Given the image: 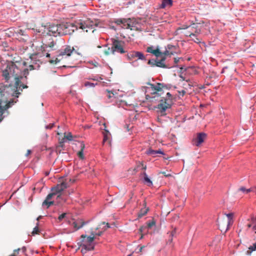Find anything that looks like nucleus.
Returning a JSON list of instances; mask_svg holds the SVG:
<instances>
[{
    "label": "nucleus",
    "instance_id": "680f3d73",
    "mask_svg": "<svg viewBox=\"0 0 256 256\" xmlns=\"http://www.w3.org/2000/svg\"><path fill=\"white\" fill-rule=\"evenodd\" d=\"M30 153H31V150H28V152H27L26 154V156H28Z\"/></svg>",
    "mask_w": 256,
    "mask_h": 256
},
{
    "label": "nucleus",
    "instance_id": "49530a36",
    "mask_svg": "<svg viewBox=\"0 0 256 256\" xmlns=\"http://www.w3.org/2000/svg\"><path fill=\"white\" fill-rule=\"evenodd\" d=\"M176 228H174L172 232H171V234H170V236H172V237H173V236H176Z\"/></svg>",
    "mask_w": 256,
    "mask_h": 256
},
{
    "label": "nucleus",
    "instance_id": "7c9ffc66",
    "mask_svg": "<svg viewBox=\"0 0 256 256\" xmlns=\"http://www.w3.org/2000/svg\"><path fill=\"white\" fill-rule=\"evenodd\" d=\"M226 216L228 217V228H227V229L226 230H228V226L230 224H231V222L230 221L232 220V216H233V214L232 213H229V214H226Z\"/></svg>",
    "mask_w": 256,
    "mask_h": 256
},
{
    "label": "nucleus",
    "instance_id": "13d9d810",
    "mask_svg": "<svg viewBox=\"0 0 256 256\" xmlns=\"http://www.w3.org/2000/svg\"><path fill=\"white\" fill-rule=\"evenodd\" d=\"M110 228V224L108 223H107L106 224V226H104V230H106V228Z\"/></svg>",
    "mask_w": 256,
    "mask_h": 256
},
{
    "label": "nucleus",
    "instance_id": "338daca9",
    "mask_svg": "<svg viewBox=\"0 0 256 256\" xmlns=\"http://www.w3.org/2000/svg\"><path fill=\"white\" fill-rule=\"evenodd\" d=\"M136 60H134L131 62L132 64L134 65V64L136 63Z\"/></svg>",
    "mask_w": 256,
    "mask_h": 256
},
{
    "label": "nucleus",
    "instance_id": "a211bd4d",
    "mask_svg": "<svg viewBox=\"0 0 256 256\" xmlns=\"http://www.w3.org/2000/svg\"><path fill=\"white\" fill-rule=\"evenodd\" d=\"M52 191L56 194H60L61 192L63 191L62 188V186H60L59 184H57L56 186L52 188Z\"/></svg>",
    "mask_w": 256,
    "mask_h": 256
},
{
    "label": "nucleus",
    "instance_id": "37998d69",
    "mask_svg": "<svg viewBox=\"0 0 256 256\" xmlns=\"http://www.w3.org/2000/svg\"><path fill=\"white\" fill-rule=\"evenodd\" d=\"M174 47V46L172 44H168L166 46V49L167 50H171L172 48H173Z\"/></svg>",
    "mask_w": 256,
    "mask_h": 256
},
{
    "label": "nucleus",
    "instance_id": "7ed1b4c3",
    "mask_svg": "<svg viewBox=\"0 0 256 256\" xmlns=\"http://www.w3.org/2000/svg\"><path fill=\"white\" fill-rule=\"evenodd\" d=\"M74 26L71 23H62L60 24L50 25L48 28V34L50 36H63L70 34L74 32Z\"/></svg>",
    "mask_w": 256,
    "mask_h": 256
},
{
    "label": "nucleus",
    "instance_id": "e2e57ef3",
    "mask_svg": "<svg viewBox=\"0 0 256 256\" xmlns=\"http://www.w3.org/2000/svg\"><path fill=\"white\" fill-rule=\"evenodd\" d=\"M42 218V216H38V217L37 218L36 220H37L38 221V220H39L40 218Z\"/></svg>",
    "mask_w": 256,
    "mask_h": 256
},
{
    "label": "nucleus",
    "instance_id": "a18cd8bd",
    "mask_svg": "<svg viewBox=\"0 0 256 256\" xmlns=\"http://www.w3.org/2000/svg\"><path fill=\"white\" fill-rule=\"evenodd\" d=\"M190 26H189V25L188 26L187 24H183L182 26L181 29H183V30L188 29L190 28Z\"/></svg>",
    "mask_w": 256,
    "mask_h": 256
},
{
    "label": "nucleus",
    "instance_id": "c756f323",
    "mask_svg": "<svg viewBox=\"0 0 256 256\" xmlns=\"http://www.w3.org/2000/svg\"><path fill=\"white\" fill-rule=\"evenodd\" d=\"M97 83H93L90 82H86L84 83V86L86 87H94L96 85H97Z\"/></svg>",
    "mask_w": 256,
    "mask_h": 256
},
{
    "label": "nucleus",
    "instance_id": "4be33fe9",
    "mask_svg": "<svg viewBox=\"0 0 256 256\" xmlns=\"http://www.w3.org/2000/svg\"><path fill=\"white\" fill-rule=\"evenodd\" d=\"M180 78H181L180 80L182 81H186V82H188V85L190 86H192V83L190 82V79H187L186 77H185L182 74H180L179 76Z\"/></svg>",
    "mask_w": 256,
    "mask_h": 256
},
{
    "label": "nucleus",
    "instance_id": "4c0bfd02",
    "mask_svg": "<svg viewBox=\"0 0 256 256\" xmlns=\"http://www.w3.org/2000/svg\"><path fill=\"white\" fill-rule=\"evenodd\" d=\"M64 137L66 140H72V136L70 132L68 134L64 136Z\"/></svg>",
    "mask_w": 256,
    "mask_h": 256
},
{
    "label": "nucleus",
    "instance_id": "c03bdc74",
    "mask_svg": "<svg viewBox=\"0 0 256 256\" xmlns=\"http://www.w3.org/2000/svg\"><path fill=\"white\" fill-rule=\"evenodd\" d=\"M108 134H104V136L103 142H106V141L108 140Z\"/></svg>",
    "mask_w": 256,
    "mask_h": 256
},
{
    "label": "nucleus",
    "instance_id": "5701e85b",
    "mask_svg": "<svg viewBox=\"0 0 256 256\" xmlns=\"http://www.w3.org/2000/svg\"><path fill=\"white\" fill-rule=\"evenodd\" d=\"M104 53L106 56H108V55H109V54H114V50H113V48H112V46L111 48L108 47L107 49L105 50L104 51Z\"/></svg>",
    "mask_w": 256,
    "mask_h": 256
},
{
    "label": "nucleus",
    "instance_id": "423d86ee",
    "mask_svg": "<svg viewBox=\"0 0 256 256\" xmlns=\"http://www.w3.org/2000/svg\"><path fill=\"white\" fill-rule=\"evenodd\" d=\"M158 102L160 103L158 104L156 107L162 113L166 112V110L170 108L173 103L172 96L170 92H167L166 97L161 98L159 96Z\"/></svg>",
    "mask_w": 256,
    "mask_h": 256
},
{
    "label": "nucleus",
    "instance_id": "b1692460",
    "mask_svg": "<svg viewBox=\"0 0 256 256\" xmlns=\"http://www.w3.org/2000/svg\"><path fill=\"white\" fill-rule=\"evenodd\" d=\"M146 154L148 155L152 156H155L156 154V150H154L150 148H148L146 151Z\"/></svg>",
    "mask_w": 256,
    "mask_h": 256
},
{
    "label": "nucleus",
    "instance_id": "4468645a",
    "mask_svg": "<svg viewBox=\"0 0 256 256\" xmlns=\"http://www.w3.org/2000/svg\"><path fill=\"white\" fill-rule=\"evenodd\" d=\"M142 174L143 175V180L145 184H146L148 186H152L153 185L152 181L148 177L146 173V172H144Z\"/></svg>",
    "mask_w": 256,
    "mask_h": 256
},
{
    "label": "nucleus",
    "instance_id": "9b49d317",
    "mask_svg": "<svg viewBox=\"0 0 256 256\" xmlns=\"http://www.w3.org/2000/svg\"><path fill=\"white\" fill-rule=\"evenodd\" d=\"M146 52H147L152 54L156 58H159L162 54V52L160 50L158 46H157L156 49H154V47L153 46H148L146 48Z\"/></svg>",
    "mask_w": 256,
    "mask_h": 256
},
{
    "label": "nucleus",
    "instance_id": "f704fd0d",
    "mask_svg": "<svg viewBox=\"0 0 256 256\" xmlns=\"http://www.w3.org/2000/svg\"><path fill=\"white\" fill-rule=\"evenodd\" d=\"M66 213H62V214H60L58 217V221L59 222H61L64 218H66Z\"/></svg>",
    "mask_w": 256,
    "mask_h": 256
},
{
    "label": "nucleus",
    "instance_id": "20e7f679",
    "mask_svg": "<svg viewBox=\"0 0 256 256\" xmlns=\"http://www.w3.org/2000/svg\"><path fill=\"white\" fill-rule=\"evenodd\" d=\"M56 42L51 37L46 42V44H44L42 46V50L41 52L36 53L32 54L30 58L34 64H38V62H40V58L43 56H46L47 58L50 57V54L48 53L51 50H54L56 48H54Z\"/></svg>",
    "mask_w": 256,
    "mask_h": 256
},
{
    "label": "nucleus",
    "instance_id": "dca6fc26",
    "mask_svg": "<svg viewBox=\"0 0 256 256\" xmlns=\"http://www.w3.org/2000/svg\"><path fill=\"white\" fill-rule=\"evenodd\" d=\"M135 58L136 60H146V58L144 54L140 52L135 51Z\"/></svg>",
    "mask_w": 256,
    "mask_h": 256
},
{
    "label": "nucleus",
    "instance_id": "ea45409f",
    "mask_svg": "<svg viewBox=\"0 0 256 256\" xmlns=\"http://www.w3.org/2000/svg\"><path fill=\"white\" fill-rule=\"evenodd\" d=\"M78 157L81 159L84 158V156L83 153V149L82 148L80 151L78 153Z\"/></svg>",
    "mask_w": 256,
    "mask_h": 256
},
{
    "label": "nucleus",
    "instance_id": "2f4dec72",
    "mask_svg": "<svg viewBox=\"0 0 256 256\" xmlns=\"http://www.w3.org/2000/svg\"><path fill=\"white\" fill-rule=\"evenodd\" d=\"M156 58L150 60L148 62V64L152 66H156Z\"/></svg>",
    "mask_w": 256,
    "mask_h": 256
},
{
    "label": "nucleus",
    "instance_id": "e433bc0d",
    "mask_svg": "<svg viewBox=\"0 0 256 256\" xmlns=\"http://www.w3.org/2000/svg\"><path fill=\"white\" fill-rule=\"evenodd\" d=\"M54 196H56V194L52 192L51 193H50L46 197V199L47 200H51L52 198V197Z\"/></svg>",
    "mask_w": 256,
    "mask_h": 256
},
{
    "label": "nucleus",
    "instance_id": "9d476101",
    "mask_svg": "<svg viewBox=\"0 0 256 256\" xmlns=\"http://www.w3.org/2000/svg\"><path fill=\"white\" fill-rule=\"evenodd\" d=\"M117 92L114 90H106L104 91V95L107 98L106 102H112L116 98Z\"/></svg>",
    "mask_w": 256,
    "mask_h": 256
},
{
    "label": "nucleus",
    "instance_id": "473e14b6",
    "mask_svg": "<svg viewBox=\"0 0 256 256\" xmlns=\"http://www.w3.org/2000/svg\"><path fill=\"white\" fill-rule=\"evenodd\" d=\"M137 168H142V170H146V166L144 165L142 162H138L137 164Z\"/></svg>",
    "mask_w": 256,
    "mask_h": 256
},
{
    "label": "nucleus",
    "instance_id": "aec40b11",
    "mask_svg": "<svg viewBox=\"0 0 256 256\" xmlns=\"http://www.w3.org/2000/svg\"><path fill=\"white\" fill-rule=\"evenodd\" d=\"M135 51H131L128 52L126 54V58L129 60H133L135 59Z\"/></svg>",
    "mask_w": 256,
    "mask_h": 256
},
{
    "label": "nucleus",
    "instance_id": "a878e982",
    "mask_svg": "<svg viewBox=\"0 0 256 256\" xmlns=\"http://www.w3.org/2000/svg\"><path fill=\"white\" fill-rule=\"evenodd\" d=\"M38 224H39L38 222H37L36 224V226L34 228L33 230L32 233L33 236H34L35 234H38V232H40L39 228H38Z\"/></svg>",
    "mask_w": 256,
    "mask_h": 256
},
{
    "label": "nucleus",
    "instance_id": "09e8293b",
    "mask_svg": "<svg viewBox=\"0 0 256 256\" xmlns=\"http://www.w3.org/2000/svg\"><path fill=\"white\" fill-rule=\"evenodd\" d=\"M250 249L252 250H256V242L253 244V246L250 248Z\"/></svg>",
    "mask_w": 256,
    "mask_h": 256
},
{
    "label": "nucleus",
    "instance_id": "774afa93",
    "mask_svg": "<svg viewBox=\"0 0 256 256\" xmlns=\"http://www.w3.org/2000/svg\"><path fill=\"white\" fill-rule=\"evenodd\" d=\"M90 79L92 80H98V78H91Z\"/></svg>",
    "mask_w": 256,
    "mask_h": 256
},
{
    "label": "nucleus",
    "instance_id": "393cba45",
    "mask_svg": "<svg viewBox=\"0 0 256 256\" xmlns=\"http://www.w3.org/2000/svg\"><path fill=\"white\" fill-rule=\"evenodd\" d=\"M190 30H188L186 34V36H188L191 38L192 36H196V34H194V30L192 28H189Z\"/></svg>",
    "mask_w": 256,
    "mask_h": 256
},
{
    "label": "nucleus",
    "instance_id": "c85d7f7f",
    "mask_svg": "<svg viewBox=\"0 0 256 256\" xmlns=\"http://www.w3.org/2000/svg\"><path fill=\"white\" fill-rule=\"evenodd\" d=\"M78 222H73V226H74V228L76 229V230H78L80 229V228H81L83 226L84 224V222H82V224H78Z\"/></svg>",
    "mask_w": 256,
    "mask_h": 256
},
{
    "label": "nucleus",
    "instance_id": "412c9836",
    "mask_svg": "<svg viewBox=\"0 0 256 256\" xmlns=\"http://www.w3.org/2000/svg\"><path fill=\"white\" fill-rule=\"evenodd\" d=\"M148 210V208L146 209H141L140 212L138 213V218H141L143 216H145Z\"/></svg>",
    "mask_w": 256,
    "mask_h": 256
},
{
    "label": "nucleus",
    "instance_id": "6ab92c4d",
    "mask_svg": "<svg viewBox=\"0 0 256 256\" xmlns=\"http://www.w3.org/2000/svg\"><path fill=\"white\" fill-rule=\"evenodd\" d=\"M156 66L164 68H168L166 64L164 62H161L160 60H158V58H156Z\"/></svg>",
    "mask_w": 256,
    "mask_h": 256
},
{
    "label": "nucleus",
    "instance_id": "f257e3e1",
    "mask_svg": "<svg viewBox=\"0 0 256 256\" xmlns=\"http://www.w3.org/2000/svg\"><path fill=\"white\" fill-rule=\"evenodd\" d=\"M28 68L21 70L14 62L8 64L2 71L6 84H0V122L8 114L7 110L16 103L23 89L28 88Z\"/></svg>",
    "mask_w": 256,
    "mask_h": 256
},
{
    "label": "nucleus",
    "instance_id": "5fc2aeb1",
    "mask_svg": "<svg viewBox=\"0 0 256 256\" xmlns=\"http://www.w3.org/2000/svg\"><path fill=\"white\" fill-rule=\"evenodd\" d=\"M140 247V249H139V252H142L143 248H145V246H138Z\"/></svg>",
    "mask_w": 256,
    "mask_h": 256
},
{
    "label": "nucleus",
    "instance_id": "bb28decb",
    "mask_svg": "<svg viewBox=\"0 0 256 256\" xmlns=\"http://www.w3.org/2000/svg\"><path fill=\"white\" fill-rule=\"evenodd\" d=\"M189 26H190V28H192L194 30L195 33H200V30L197 28L198 26L196 24L193 23L192 24L189 25Z\"/></svg>",
    "mask_w": 256,
    "mask_h": 256
},
{
    "label": "nucleus",
    "instance_id": "0e129e2a",
    "mask_svg": "<svg viewBox=\"0 0 256 256\" xmlns=\"http://www.w3.org/2000/svg\"><path fill=\"white\" fill-rule=\"evenodd\" d=\"M252 229H253V230H256V224H254V225L252 226Z\"/></svg>",
    "mask_w": 256,
    "mask_h": 256
},
{
    "label": "nucleus",
    "instance_id": "c9c22d12",
    "mask_svg": "<svg viewBox=\"0 0 256 256\" xmlns=\"http://www.w3.org/2000/svg\"><path fill=\"white\" fill-rule=\"evenodd\" d=\"M114 22L117 25H120L123 23V18L116 19L114 20Z\"/></svg>",
    "mask_w": 256,
    "mask_h": 256
},
{
    "label": "nucleus",
    "instance_id": "39448f33",
    "mask_svg": "<svg viewBox=\"0 0 256 256\" xmlns=\"http://www.w3.org/2000/svg\"><path fill=\"white\" fill-rule=\"evenodd\" d=\"M82 238L80 242V246L82 248V251L84 252L87 251L92 250L94 248V232H92L90 236H87L86 234H82L81 236Z\"/></svg>",
    "mask_w": 256,
    "mask_h": 256
},
{
    "label": "nucleus",
    "instance_id": "ddd939ff",
    "mask_svg": "<svg viewBox=\"0 0 256 256\" xmlns=\"http://www.w3.org/2000/svg\"><path fill=\"white\" fill-rule=\"evenodd\" d=\"M122 28H131L132 27V24H131V20L130 18H123V23L122 24Z\"/></svg>",
    "mask_w": 256,
    "mask_h": 256
},
{
    "label": "nucleus",
    "instance_id": "bf43d9fd",
    "mask_svg": "<svg viewBox=\"0 0 256 256\" xmlns=\"http://www.w3.org/2000/svg\"><path fill=\"white\" fill-rule=\"evenodd\" d=\"M195 37H196V40H194V42H197V43L199 42H200V39L198 38H196V36Z\"/></svg>",
    "mask_w": 256,
    "mask_h": 256
},
{
    "label": "nucleus",
    "instance_id": "69168bd1",
    "mask_svg": "<svg viewBox=\"0 0 256 256\" xmlns=\"http://www.w3.org/2000/svg\"><path fill=\"white\" fill-rule=\"evenodd\" d=\"M252 226V224H248V228H251Z\"/></svg>",
    "mask_w": 256,
    "mask_h": 256
},
{
    "label": "nucleus",
    "instance_id": "0eeeda50",
    "mask_svg": "<svg viewBox=\"0 0 256 256\" xmlns=\"http://www.w3.org/2000/svg\"><path fill=\"white\" fill-rule=\"evenodd\" d=\"M74 30L80 28L84 30L86 28L90 29L94 28L98 26V23L96 20H92L88 19L84 20H80L78 22H76L75 24H74Z\"/></svg>",
    "mask_w": 256,
    "mask_h": 256
},
{
    "label": "nucleus",
    "instance_id": "6e6552de",
    "mask_svg": "<svg viewBox=\"0 0 256 256\" xmlns=\"http://www.w3.org/2000/svg\"><path fill=\"white\" fill-rule=\"evenodd\" d=\"M111 40L114 54H115L116 52L124 54L127 52L124 47L125 42L124 41L114 38H112Z\"/></svg>",
    "mask_w": 256,
    "mask_h": 256
},
{
    "label": "nucleus",
    "instance_id": "58836bf2",
    "mask_svg": "<svg viewBox=\"0 0 256 256\" xmlns=\"http://www.w3.org/2000/svg\"><path fill=\"white\" fill-rule=\"evenodd\" d=\"M60 186H62V190H64V189L67 188L68 186V184L66 182H63L60 184H59Z\"/></svg>",
    "mask_w": 256,
    "mask_h": 256
},
{
    "label": "nucleus",
    "instance_id": "1a4fd4ad",
    "mask_svg": "<svg viewBox=\"0 0 256 256\" xmlns=\"http://www.w3.org/2000/svg\"><path fill=\"white\" fill-rule=\"evenodd\" d=\"M74 51V47H71L70 46H66L63 48H62L58 56V58H56L58 61L60 60V58H58L60 56H70L71 54Z\"/></svg>",
    "mask_w": 256,
    "mask_h": 256
},
{
    "label": "nucleus",
    "instance_id": "de8ad7c7",
    "mask_svg": "<svg viewBox=\"0 0 256 256\" xmlns=\"http://www.w3.org/2000/svg\"><path fill=\"white\" fill-rule=\"evenodd\" d=\"M156 154H164V153L163 151H162L161 150L158 149V150H156Z\"/></svg>",
    "mask_w": 256,
    "mask_h": 256
},
{
    "label": "nucleus",
    "instance_id": "6e6d98bb",
    "mask_svg": "<svg viewBox=\"0 0 256 256\" xmlns=\"http://www.w3.org/2000/svg\"><path fill=\"white\" fill-rule=\"evenodd\" d=\"M22 252L23 253H25L26 250V246H23L22 248Z\"/></svg>",
    "mask_w": 256,
    "mask_h": 256
},
{
    "label": "nucleus",
    "instance_id": "f3484780",
    "mask_svg": "<svg viewBox=\"0 0 256 256\" xmlns=\"http://www.w3.org/2000/svg\"><path fill=\"white\" fill-rule=\"evenodd\" d=\"M54 202V200H47L46 199H45L42 204V206L44 208H48L51 206L53 205Z\"/></svg>",
    "mask_w": 256,
    "mask_h": 256
},
{
    "label": "nucleus",
    "instance_id": "f8f14e48",
    "mask_svg": "<svg viewBox=\"0 0 256 256\" xmlns=\"http://www.w3.org/2000/svg\"><path fill=\"white\" fill-rule=\"evenodd\" d=\"M206 137V134L204 132H200L198 134L196 138L194 140L195 144L196 146H199L204 142Z\"/></svg>",
    "mask_w": 256,
    "mask_h": 256
},
{
    "label": "nucleus",
    "instance_id": "a19ab883",
    "mask_svg": "<svg viewBox=\"0 0 256 256\" xmlns=\"http://www.w3.org/2000/svg\"><path fill=\"white\" fill-rule=\"evenodd\" d=\"M180 60H183V58H174V64H177Z\"/></svg>",
    "mask_w": 256,
    "mask_h": 256
},
{
    "label": "nucleus",
    "instance_id": "2eb2a0df",
    "mask_svg": "<svg viewBox=\"0 0 256 256\" xmlns=\"http://www.w3.org/2000/svg\"><path fill=\"white\" fill-rule=\"evenodd\" d=\"M172 0H162L160 8H165L166 6H171L172 5Z\"/></svg>",
    "mask_w": 256,
    "mask_h": 256
},
{
    "label": "nucleus",
    "instance_id": "8fccbe9b",
    "mask_svg": "<svg viewBox=\"0 0 256 256\" xmlns=\"http://www.w3.org/2000/svg\"><path fill=\"white\" fill-rule=\"evenodd\" d=\"M160 57L161 58L160 59L161 62H165V60H166V56H160Z\"/></svg>",
    "mask_w": 256,
    "mask_h": 256
},
{
    "label": "nucleus",
    "instance_id": "864d4df0",
    "mask_svg": "<svg viewBox=\"0 0 256 256\" xmlns=\"http://www.w3.org/2000/svg\"><path fill=\"white\" fill-rule=\"evenodd\" d=\"M94 236H100L102 234V232H94Z\"/></svg>",
    "mask_w": 256,
    "mask_h": 256
},
{
    "label": "nucleus",
    "instance_id": "cd10ccee",
    "mask_svg": "<svg viewBox=\"0 0 256 256\" xmlns=\"http://www.w3.org/2000/svg\"><path fill=\"white\" fill-rule=\"evenodd\" d=\"M147 228L150 229L153 226H155L156 222L154 220H148L147 222Z\"/></svg>",
    "mask_w": 256,
    "mask_h": 256
},
{
    "label": "nucleus",
    "instance_id": "052dcab7",
    "mask_svg": "<svg viewBox=\"0 0 256 256\" xmlns=\"http://www.w3.org/2000/svg\"><path fill=\"white\" fill-rule=\"evenodd\" d=\"M139 170V168H137V166L134 169V173L137 172Z\"/></svg>",
    "mask_w": 256,
    "mask_h": 256
},
{
    "label": "nucleus",
    "instance_id": "f03ea898",
    "mask_svg": "<svg viewBox=\"0 0 256 256\" xmlns=\"http://www.w3.org/2000/svg\"><path fill=\"white\" fill-rule=\"evenodd\" d=\"M147 84L150 86L143 87V90L145 91L146 98L147 100L152 102L159 100V96L163 94V90H170L172 85L169 84L158 82L156 84L148 82Z\"/></svg>",
    "mask_w": 256,
    "mask_h": 256
},
{
    "label": "nucleus",
    "instance_id": "3c124183",
    "mask_svg": "<svg viewBox=\"0 0 256 256\" xmlns=\"http://www.w3.org/2000/svg\"><path fill=\"white\" fill-rule=\"evenodd\" d=\"M246 189L244 187V186H242L241 188H240L239 189H238V190L239 191H241V192H246Z\"/></svg>",
    "mask_w": 256,
    "mask_h": 256
},
{
    "label": "nucleus",
    "instance_id": "79ce46f5",
    "mask_svg": "<svg viewBox=\"0 0 256 256\" xmlns=\"http://www.w3.org/2000/svg\"><path fill=\"white\" fill-rule=\"evenodd\" d=\"M54 126V124H50L46 126L45 128L46 129H52Z\"/></svg>",
    "mask_w": 256,
    "mask_h": 256
},
{
    "label": "nucleus",
    "instance_id": "72a5a7b5",
    "mask_svg": "<svg viewBox=\"0 0 256 256\" xmlns=\"http://www.w3.org/2000/svg\"><path fill=\"white\" fill-rule=\"evenodd\" d=\"M174 54L173 52H170L168 50H167L166 49L165 51H164V52H162V54L160 55V56H170V55H172Z\"/></svg>",
    "mask_w": 256,
    "mask_h": 256
},
{
    "label": "nucleus",
    "instance_id": "4d7b16f0",
    "mask_svg": "<svg viewBox=\"0 0 256 256\" xmlns=\"http://www.w3.org/2000/svg\"><path fill=\"white\" fill-rule=\"evenodd\" d=\"M252 191H253V190L252 188L246 189V193L248 194Z\"/></svg>",
    "mask_w": 256,
    "mask_h": 256
},
{
    "label": "nucleus",
    "instance_id": "603ef678",
    "mask_svg": "<svg viewBox=\"0 0 256 256\" xmlns=\"http://www.w3.org/2000/svg\"><path fill=\"white\" fill-rule=\"evenodd\" d=\"M251 221L253 224L255 223L256 222V216L252 218Z\"/></svg>",
    "mask_w": 256,
    "mask_h": 256
}]
</instances>
